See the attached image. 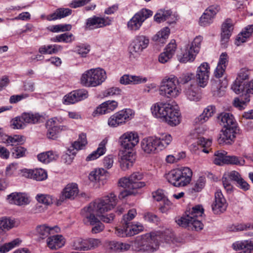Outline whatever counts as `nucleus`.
Here are the masks:
<instances>
[{"label": "nucleus", "mask_w": 253, "mask_h": 253, "mask_svg": "<svg viewBox=\"0 0 253 253\" xmlns=\"http://www.w3.org/2000/svg\"><path fill=\"white\" fill-rule=\"evenodd\" d=\"M76 95L77 102L84 100L88 96V92L85 89H82L73 91Z\"/></svg>", "instance_id": "0e129e2a"}, {"label": "nucleus", "mask_w": 253, "mask_h": 253, "mask_svg": "<svg viewBox=\"0 0 253 253\" xmlns=\"http://www.w3.org/2000/svg\"><path fill=\"white\" fill-rule=\"evenodd\" d=\"M72 10L69 8H60L53 13L47 15L46 17L48 21L55 20L61 19L71 15Z\"/></svg>", "instance_id": "e433bc0d"}, {"label": "nucleus", "mask_w": 253, "mask_h": 253, "mask_svg": "<svg viewBox=\"0 0 253 253\" xmlns=\"http://www.w3.org/2000/svg\"><path fill=\"white\" fill-rule=\"evenodd\" d=\"M184 92L187 98L191 101H198L200 99V95L197 92L195 85L191 84L186 85Z\"/></svg>", "instance_id": "58836bf2"}, {"label": "nucleus", "mask_w": 253, "mask_h": 253, "mask_svg": "<svg viewBox=\"0 0 253 253\" xmlns=\"http://www.w3.org/2000/svg\"><path fill=\"white\" fill-rule=\"evenodd\" d=\"M152 114L170 126H175L180 122L181 116L177 105L170 103L158 102L151 107Z\"/></svg>", "instance_id": "f257e3e1"}, {"label": "nucleus", "mask_w": 253, "mask_h": 253, "mask_svg": "<svg viewBox=\"0 0 253 253\" xmlns=\"http://www.w3.org/2000/svg\"><path fill=\"white\" fill-rule=\"evenodd\" d=\"M154 20L160 23L167 21L169 24L173 23L177 20L175 14H173L170 10H160L154 16Z\"/></svg>", "instance_id": "a878e982"}, {"label": "nucleus", "mask_w": 253, "mask_h": 253, "mask_svg": "<svg viewBox=\"0 0 253 253\" xmlns=\"http://www.w3.org/2000/svg\"><path fill=\"white\" fill-rule=\"evenodd\" d=\"M133 115V111L130 109L122 110L111 116L108 119V124L110 126L117 127L130 120Z\"/></svg>", "instance_id": "f8f14e48"}, {"label": "nucleus", "mask_w": 253, "mask_h": 253, "mask_svg": "<svg viewBox=\"0 0 253 253\" xmlns=\"http://www.w3.org/2000/svg\"><path fill=\"white\" fill-rule=\"evenodd\" d=\"M143 176L142 172L136 171L128 177L121 178L119 181V185L127 189L122 192L119 197L123 198L128 195H135L137 193L136 189L144 187L146 185L145 182L139 181L143 179Z\"/></svg>", "instance_id": "20e7f679"}, {"label": "nucleus", "mask_w": 253, "mask_h": 253, "mask_svg": "<svg viewBox=\"0 0 253 253\" xmlns=\"http://www.w3.org/2000/svg\"><path fill=\"white\" fill-rule=\"evenodd\" d=\"M202 41L203 37L202 36H197L194 38L191 43L187 45V46L193 50L194 53L197 54L200 51Z\"/></svg>", "instance_id": "603ef678"}, {"label": "nucleus", "mask_w": 253, "mask_h": 253, "mask_svg": "<svg viewBox=\"0 0 253 253\" xmlns=\"http://www.w3.org/2000/svg\"><path fill=\"white\" fill-rule=\"evenodd\" d=\"M135 155L132 150H125L122 152L120 157L121 169L124 171L130 169L135 162Z\"/></svg>", "instance_id": "a211bd4d"}, {"label": "nucleus", "mask_w": 253, "mask_h": 253, "mask_svg": "<svg viewBox=\"0 0 253 253\" xmlns=\"http://www.w3.org/2000/svg\"><path fill=\"white\" fill-rule=\"evenodd\" d=\"M118 103L115 100L106 101L101 104L93 112V115H103L110 113L115 110L118 107Z\"/></svg>", "instance_id": "5701e85b"}, {"label": "nucleus", "mask_w": 253, "mask_h": 253, "mask_svg": "<svg viewBox=\"0 0 253 253\" xmlns=\"http://www.w3.org/2000/svg\"><path fill=\"white\" fill-rule=\"evenodd\" d=\"M75 40L74 35L71 33H66L56 36L51 39L53 42H64L71 43Z\"/></svg>", "instance_id": "a18cd8bd"}, {"label": "nucleus", "mask_w": 253, "mask_h": 253, "mask_svg": "<svg viewBox=\"0 0 253 253\" xmlns=\"http://www.w3.org/2000/svg\"><path fill=\"white\" fill-rule=\"evenodd\" d=\"M36 199L39 203L46 206H49L53 203L56 204V200H58L52 195L42 194L37 195Z\"/></svg>", "instance_id": "37998d69"}, {"label": "nucleus", "mask_w": 253, "mask_h": 253, "mask_svg": "<svg viewBox=\"0 0 253 253\" xmlns=\"http://www.w3.org/2000/svg\"><path fill=\"white\" fill-rule=\"evenodd\" d=\"M106 78L105 70L100 68H97L85 71L82 74L80 81L84 86L95 87L102 84Z\"/></svg>", "instance_id": "423d86ee"}, {"label": "nucleus", "mask_w": 253, "mask_h": 253, "mask_svg": "<svg viewBox=\"0 0 253 253\" xmlns=\"http://www.w3.org/2000/svg\"><path fill=\"white\" fill-rule=\"evenodd\" d=\"M136 215V211L135 209H131L128 211L127 213L123 216V222L124 224H129V221L132 220Z\"/></svg>", "instance_id": "680f3d73"}, {"label": "nucleus", "mask_w": 253, "mask_h": 253, "mask_svg": "<svg viewBox=\"0 0 253 253\" xmlns=\"http://www.w3.org/2000/svg\"><path fill=\"white\" fill-rule=\"evenodd\" d=\"M21 243V240L16 238L7 243L2 244L0 247V253H6L12 249L19 246Z\"/></svg>", "instance_id": "c03bdc74"}, {"label": "nucleus", "mask_w": 253, "mask_h": 253, "mask_svg": "<svg viewBox=\"0 0 253 253\" xmlns=\"http://www.w3.org/2000/svg\"><path fill=\"white\" fill-rule=\"evenodd\" d=\"M79 189L76 183L68 184L63 189L59 198L56 200V205H61L67 199H74L78 195Z\"/></svg>", "instance_id": "4468645a"}, {"label": "nucleus", "mask_w": 253, "mask_h": 253, "mask_svg": "<svg viewBox=\"0 0 253 253\" xmlns=\"http://www.w3.org/2000/svg\"><path fill=\"white\" fill-rule=\"evenodd\" d=\"M233 23L230 19H227L223 23L221 27V43H225L227 42L233 29Z\"/></svg>", "instance_id": "7c9ffc66"}, {"label": "nucleus", "mask_w": 253, "mask_h": 253, "mask_svg": "<svg viewBox=\"0 0 253 253\" xmlns=\"http://www.w3.org/2000/svg\"><path fill=\"white\" fill-rule=\"evenodd\" d=\"M117 201V196L114 193H111L90 203L82 210V213L100 216L112 210L116 206Z\"/></svg>", "instance_id": "7ed1b4c3"}, {"label": "nucleus", "mask_w": 253, "mask_h": 253, "mask_svg": "<svg viewBox=\"0 0 253 253\" xmlns=\"http://www.w3.org/2000/svg\"><path fill=\"white\" fill-rule=\"evenodd\" d=\"M11 126L14 129H21L25 126L23 121L21 120V117L15 118L11 121Z\"/></svg>", "instance_id": "774afa93"}, {"label": "nucleus", "mask_w": 253, "mask_h": 253, "mask_svg": "<svg viewBox=\"0 0 253 253\" xmlns=\"http://www.w3.org/2000/svg\"><path fill=\"white\" fill-rule=\"evenodd\" d=\"M170 34V29L169 28L166 27L162 29L152 38V40L158 43H163L165 42Z\"/></svg>", "instance_id": "79ce46f5"}, {"label": "nucleus", "mask_w": 253, "mask_h": 253, "mask_svg": "<svg viewBox=\"0 0 253 253\" xmlns=\"http://www.w3.org/2000/svg\"><path fill=\"white\" fill-rule=\"evenodd\" d=\"M235 250H241L240 253H251L253 251V240L238 241L233 244Z\"/></svg>", "instance_id": "473e14b6"}, {"label": "nucleus", "mask_w": 253, "mask_h": 253, "mask_svg": "<svg viewBox=\"0 0 253 253\" xmlns=\"http://www.w3.org/2000/svg\"><path fill=\"white\" fill-rule=\"evenodd\" d=\"M210 74V66L207 63H202L198 68L196 74V79L198 84L202 87L207 85Z\"/></svg>", "instance_id": "f3484780"}, {"label": "nucleus", "mask_w": 253, "mask_h": 253, "mask_svg": "<svg viewBox=\"0 0 253 253\" xmlns=\"http://www.w3.org/2000/svg\"><path fill=\"white\" fill-rule=\"evenodd\" d=\"M160 95L169 98H176L181 92L179 80L174 75L166 77L161 82L159 88Z\"/></svg>", "instance_id": "6e6552de"}, {"label": "nucleus", "mask_w": 253, "mask_h": 253, "mask_svg": "<svg viewBox=\"0 0 253 253\" xmlns=\"http://www.w3.org/2000/svg\"><path fill=\"white\" fill-rule=\"evenodd\" d=\"M176 49V44L175 40H171L170 42L167 45L164 49L167 53L169 54L171 56H173L175 52Z\"/></svg>", "instance_id": "338daca9"}, {"label": "nucleus", "mask_w": 253, "mask_h": 253, "mask_svg": "<svg viewBox=\"0 0 253 253\" xmlns=\"http://www.w3.org/2000/svg\"><path fill=\"white\" fill-rule=\"evenodd\" d=\"M128 227L127 235L128 236H132L137 234L144 230V227L142 224L138 222L130 225L128 224Z\"/></svg>", "instance_id": "de8ad7c7"}, {"label": "nucleus", "mask_w": 253, "mask_h": 253, "mask_svg": "<svg viewBox=\"0 0 253 253\" xmlns=\"http://www.w3.org/2000/svg\"><path fill=\"white\" fill-rule=\"evenodd\" d=\"M153 12L147 9H142L134 15L127 22V28L132 31L138 30L144 21L152 16Z\"/></svg>", "instance_id": "9d476101"}, {"label": "nucleus", "mask_w": 253, "mask_h": 253, "mask_svg": "<svg viewBox=\"0 0 253 253\" xmlns=\"http://www.w3.org/2000/svg\"><path fill=\"white\" fill-rule=\"evenodd\" d=\"M158 149L163 150L167 147L171 142L172 137L168 133H163L159 137H155Z\"/></svg>", "instance_id": "a19ab883"}, {"label": "nucleus", "mask_w": 253, "mask_h": 253, "mask_svg": "<svg viewBox=\"0 0 253 253\" xmlns=\"http://www.w3.org/2000/svg\"><path fill=\"white\" fill-rule=\"evenodd\" d=\"M250 100L249 96H247V94H246L244 99L242 97L235 98L233 103L234 106L240 110H243L245 108V107L247 106V103L250 101Z\"/></svg>", "instance_id": "8fccbe9b"}, {"label": "nucleus", "mask_w": 253, "mask_h": 253, "mask_svg": "<svg viewBox=\"0 0 253 253\" xmlns=\"http://www.w3.org/2000/svg\"><path fill=\"white\" fill-rule=\"evenodd\" d=\"M21 117L25 125L26 124H35L39 120L38 116L30 113H23Z\"/></svg>", "instance_id": "4d7b16f0"}, {"label": "nucleus", "mask_w": 253, "mask_h": 253, "mask_svg": "<svg viewBox=\"0 0 253 253\" xmlns=\"http://www.w3.org/2000/svg\"><path fill=\"white\" fill-rule=\"evenodd\" d=\"M220 81V80L218 79L217 80L214 81L212 82L211 89L214 96H222L224 94V90L223 88L226 87L227 83L225 81L223 84L219 87L218 85Z\"/></svg>", "instance_id": "49530a36"}, {"label": "nucleus", "mask_w": 253, "mask_h": 253, "mask_svg": "<svg viewBox=\"0 0 253 253\" xmlns=\"http://www.w3.org/2000/svg\"><path fill=\"white\" fill-rule=\"evenodd\" d=\"M226 164L243 166L245 164V160L240 157L235 156H227Z\"/></svg>", "instance_id": "13d9d810"}, {"label": "nucleus", "mask_w": 253, "mask_h": 253, "mask_svg": "<svg viewBox=\"0 0 253 253\" xmlns=\"http://www.w3.org/2000/svg\"><path fill=\"white\" fill-rule=\"evenodd\" d=\"M227 207L226 201L221 191L217 190L214 195V202L212 205V209L215 214H220L226 211Z\"/></svg>", "instance_id": "aec40b11"}, {"label": "nucleus", "mask_w": 253, "mask_h": 253, "mask_svg": "<svg viewBox=\"0 0 253 253\" xmlns=\"http://www.w3.org/2000/svg\"><path fill=\"white\" fill-rule=\"evenodd\" d=\"M105 172L106 170L103 169H95L90 172L88 175V178L93 182L99 180Z\"/></svg>", "instance_id": "6e6d98bb"}, {"label": "nucleus", "mask_w": 253, "mask_h": 253, "mask_svg": "<svg viewBox=\"0 0 253 253\" xmlns=\"http://www.w3.org/2000/svg\"><path fill=\"white\" fill-rule=\"evenodd\" d=\"M204 211L202 206L197 205L186 211L183 216L176 218L175 222L179 226L188 230L200 231L204 227L201 221Z\"/></svg>", "instance_id": "f03ea898"}, {"label": "nucleus", "mask_w": 253, "mask_h": 253, "mask_svg": "<svg viewBox=\"0 0 253 253\" xmlns=\"http://www.w3.org/2000/svg\"><path fill=\"white\" fill-rule=\"evenodd\" d=\"M218 121L225 128L238 127L237 123L233 116L229 113H221L217 117Z\"/></svg>", "instance_id": "2f4dec72"}, {"label": "nucleus", "mask_w": 253, "mask_h": 253, "mask_svg": "<svg viewBox=\"0 0 253 253\" xmlns=\"http://www.w3.org/2000/svg\"><path fill=\"white\" fill-rule=\"evenodd\" d=\"M220 8L217 4L209 6L201 15L199 19V24L201 26L206 27L210 25L213 22L216 14Z\"/></svg>", "instance_id": "ddd939ff"}, {"label": "nucleus", "mask_w": 253, "mask_h": 253, "mask_svg": "<svg viewBox=\"0 0 253 253\" xmlns=\"http://www.w3.org/2000/svg\"><path fill=\"white\" fill-rule=\"evenodd\" d=\"M196 55L197 54L194 53L193 50L186 46L181 53L178 55V59L181 63L192 62L195 59Z\"/></svg>", "instance_id": "f704fd0d"}, {"label": "nucleus", "mask_w": 253, "mask_h": 253, "mask_svg": "<svg viewBox=\"0 0 253 253\" xmlns=\"http://www.w3.org/2000/svg\"><path fill=\"white\" fill-rule=\"evenodd\" d=\"M84 217V222L85 224H89L94 226L91 230L93 233L96 234L101 232L104 229V226L100 221L95 216L91 213H82Z\"/></svg>", "instance_id": "412c9836"}, {"label": "nucleus", "mask_w": 253, "mask_h": 253, "mask_svg": "<svg viewBox=\"0 0 253 253\" xmlns=\"http://www.w3.org/2000/svg\"><path fill=\"white\" fill-rule=\"evenodd\" d=\"M147 77L141 76L124 75L120 79V83L122 84H138L147 82Z\"/></svg>", "instance_id": "bb28decb"}, {"label": "nucleus", "mask_w": 253, "mask_h": 253, "mask_svg": "<svg viewBox=\"0 0 253 253\" xmlns=\"http://www.w3.org/2000/svg\"><path fill=\"white\" fill-rule=\"evenodd\" d=\"M7 200L9 204L23 206L30 203L29 197L25 193H12L7 196Z\"/></svg>", "instance_id": "393cba45"}, {"label": "nucleus", "mask_w": 253, "mask_h": 253, "mask_svg": "<svg viewBox=\"0 0 253 253\" xmlns=\"http://www.w3.org/2000/svg\"><path fill=\"white\" fill-rule=\"evenodd\" d=\"M90 51V46L88 45L81 44L76 47L75 51L82 57H85Z\"/></svg>", "instance_id": "bf43d9fd"}, {"label": "nucleus", "mask_w": 253, "mask_h": 253, "mask_svg": "<svg viewBox=\"0 0 253 253\" xmlns=\"http://www.w3.org/2000/svg\"><path fill=\"white\" fill-rule=\"evenodd\" d=\"M73 247L77 250H88L89 248L87 244V239L84 240L81 238L76 239L73 243Z\"/></svg>", "instance_id": "5fc2aeb1"}, {"label": "nucleus", "mask_w": 253, "mask_h": 253, "mask_svg": "<svg viewBox=\"0 0 253 253\" xmlns=\"http://www.w3.org/2000/svg\"><path fill=\"white\" fill-rule=\"evenodd\" d=\"M226 155L227 152L224 151L215 152L214 153L215 158L213 160L214 163L217 165H222L226 164Z\"/></svg>", "instance_id": "09e8293b"}, {"label": "nucleus", "mask_w": 253, "mask_h": 253, "mask_svg": "<svg viewBox=\"0 0 253 253\" xmlns=\"http://www.w3.org/2000/svg\"><path fill=\"white\" fill-rule=\"evenodd\" d=\"M112 20L109 17L93 16L86 20V25L89 29L103 27L111 24Z\"/></svg>", "instance_id": "4be33fe9"}, {"label": "nucleus", "mask_w": 253, "mask_h": 253, "mask_svg": "<svg viewBox=\"0 0 253 253\" xmlns=\"http://www.w3.org/2000/svg\"><path fill=\"white\" fill-rule=\"evenodd\" d=\"M65 243V240L61 235L51 236L46 240L47 247L52 250H57L62 247Z\"/></svg>", "instance_id": "c756f323"}, {"label": "nucleus", "mask_w": 253, "mask_h": 253, "mask_svg": "<svg viewBox=\"0 0 253 253\" xmlns=\"http://www.w3.org/2000/svg\"><path fill=\"white\" fill-rule=\"evenodd\" d=\"M26 149L24 147L19 146L15 147L12 149V155L16 158H19L23 157L25 155Z\"/></svg>", "instance_id": "69168bd1"}, {"label": "nucleus", "mask_w": 253, "mask_h": 253, "mask_svg": "<svg viewBox=\"0 0 253 253\" xmlns=\"http://www.w3.org/2000/svg\"><path fill=\"white\" fill-rule=\"evenodd\" d=\"M198 139L197 143L198 144L201 145L204 148L202 151L204 153H208L209 150H208V148L211 146V141L210 139H206L204 137H198Z\"/></svg>", "instance_id": "052dcab7"}, {"label": "nucleus", "mask_w": 253, "mask_h": 253, "mask_svg": "<svg viewBox=\"0 0 253 253\" xmlns=\"http://www.w3.org/2000/svg\"><path fill=\"white\" fill-rule=\"evenodd\" d=\"M253 32V25H248L245 30L238 34L235 41V44L239 46L241 43L246 42Z\"/></svg>", "instance_id": "4c0bfd02"}, {"label": "nucleus", "mask_w": 253, "mask_h": 253, "mask_svg": "<svg viewBox=\"0 0 253 253\" xmlns=\"http://www.w3.org/2000/svg\"><path fill=\"white\" fill-rule=\"evenodd\" d=\"M231 89L236 93L246 92V84L245 82L239 80H235L231 86Z\"/></svg>", "instance_id": "864d4df0"}, {"label": "nucleus", "mask_w": 253, "mask_h": 253, "mask_svg": "<svg viewBox=\"0 0 253 253\" xmlns=\"http://www.w3.org/2000/svg\"><path fill=\"white\" fill-rule=\"evenodd\" d=\"M37 157L38 160L40 162L48 164L57 159L59 157V154L56 151H48L39 154Z\"/></svg>", "instance_id": "c9c22d12"}, {"label": "nucleus", "mask_w": 253, "mask_h": 253, "mask_svg": "<svg viewBox=\"0 0 253 253\" xmlns=\"http://www.w3.org/2000/svg\"><path fill=\"white\" fill-rule=\"evenodd\" d=\"M77 102V100L76 98V95L74 91H72L65 95L63 99V103L65 105L74 104Z\"/></svg>", "instance_id": "e2e57ef3"}, {"label": "nucleus", "mask_w": 253, "mask_h": 253, "mask_svg": "<svg viewBox=\"0 0 253 253\" xmlns=\"http://www.w3.org/2000/svg\"><path fill=\"white\" fill-rule=\"evenodd\" d=\"M192 176V170L188 167H183L171 170L166 175V178L174 186L180 187L189 184Z\"/></svg>", "instance_id": "39448f33"}, {"label": "nucleus", "mask_w": 253, "mask_h": 253, "mask_svg": "<svg viewBox=\"0 0 253 253\" xmlns=\"http://www.w3.org/2000/svg\"><path fill=\"white\" fill-rule=\"evenodd\" d=\"M15 222L13 220L6 217L0 218V229L9 230L14 226Z\"/></svg>", "instance_id": "3c124183"}, {"label": "nucleus", "mask_w": 253, "mask_h": 253, "mask_svg": "<svg viewBox=\"0 0 253 253\" xmlns=\"http://www.w3.org/2000/svg\"><path fill=\"white\" fill-rule=\"evenodd\" d=\"M87 143L86 136L84 134L80 135L77 141H75L68 150L67 152L62 156V161L67 165H70L73 162L77 152L82 149Z\"/></svg>", "instance_id": "1a4fd4ad"}, {"label": "nucleus", "mask_w": 253, "mask_h": 253, "mask_svg": "<svg viewBox=\"0 0 253 253\" xmlns=\"http://www.w3.org/2000/svg\"><path fill=\"white\" fill-rule=\"evenodd\" d=\"M155 237L154 233L138 236L133 242H132L131 246L136 252L153 253L159 249V245L157 244H153V242H155Z\"/></svg>", "instance_id": "0eeeda50"}, {"label": "nucleus", "mask_w": 253, "mask_h": 253, "mask_svg": "<svg viewBox=\"0 0 253 253\" xmlns=\"http://www.w3.org/2000/svg\"><path fill=\"white\" fill-rule=\"evenodd\" d=\"M238 127H227L222 130L219 134L217 141L219 144H232L236 137V134L238 132Z\"/></svg>", "instance_id": "2eb2a0df"}, {"label": "nucleus", "mask_w": 253, "mask_h": 253, "mask_svg": "<svg viewBox=\"0 0 253 253\" xmlns=\"http://www.w3.org/2000/svg\"><path fill=\"white\" fill-rule=\"evenodd\" d=\"M141 146L144 152L147 154L154 153L158 149L155 137H147L141 141Z\"/></svg>", "instance_id": "c85d7f7f"}, {"label": "nucleus", "mask_w": 253, "mask_h": 253, "mask_svg": "<svg viewBox=\"0 0 253 253\" xmlns=\"http://www.w3.org/2000/svg\"><path fill=\"white\" fill-rule=\"evenodd\" d=\"M23 175L25 177L33 179L37 181H42L47 177L46 171L42 169H26L23 170Z\"/></svg>", "instance_id": "b1692460"}, {"label": "nucleus", "mask_w": 253, "mask_h": 253, "mask_svg": "<svg viewBox=\"0 0 253 253\" xmlns=\"http://www.w3.org/2000/svg\"><path fill=\"white\" fill-rule=\"evenodd\" d=\"M149 43V40L147 37L143 35L137 36L134 38L130 45V50L131 52L140 54L147 48Z\"/></svg>", "instance_id": "dca6fc26"}, {"label": "nucleus", "mask_w": 253, "mask_h": 253, "mask_svg": "<svg viewBox=\"0 0 253 253\" xmlns=\"http://www.w3.org/2000/svg\"><path fill=\"white\" fill-rule=\"evenodd\" d=\"M57 122H59V119L56 117L52 118L47 121L46 135L48 138L55 139L57 137V134L60 131L67 129L65 126H57Z\"/></svg>", "instance_id": "6ab92c4d"}, {"label": "nucleus", "mask_w": 253, "mask_h": 253, "mask_svg": "<svg viewBox=\"0 0 253 253\" xmlns=\"http://www.w3.org/2000/svg\"><path fill=\"white\" fill-rule=\"evenodd\" d=\"M25 138L23 136L15 135L13 136L9 135H3V143L7 145H21L25 142Z\"/></svg>", "instance_id": "ea45409f"}, {"label": "nucleus", "mask_w": 253, "mask_h": 253, "mask_svg": "<svg viewBox=\"0 0 253 253\" xmlns=\"http://www.w3.org/2000/svg\"><path fill=\"white\" fill-rule=\"evenodd\" d=\"M59 229L57 226L49 227L46 224L40 225L37 226L36 229V235L38 237V240L41 241L47 237L49 235L53 233V231L58 232Z\"/></svg>", "instance_id": "cd10ccee"}, {"label": "nucleus", "mask_w": 253, "mask_h": 253, "mask_svg": "<svg viewBox=\"0 0 253 253\" xmlns=\"http://www.w3.org/2000/svg\"><path fill=\"white\" fill-rule=\"evenodd\" d=\"M107 140L103 139L99 144L97 149L90 154L86 158L87 161L96 160L104 155L106 151V145Z\"/></svg>", "instance_id": "72a5a7b5"}, {"label": "nucleus", "mask_w": 253, "mask_h": 253, "mask_svg": "<svg viewBox=\"0 0 253 253\" xmlns=\"http://www.w3.org/2000/svg\"><path fill=\"white\" fill-rule=\"evenodd\" d=\"M139 136L135 131H127L120 136L118 142L125 150H132L139 142Z\"/></svg>", "instance_id": "9b49d317"}]
</instances>
